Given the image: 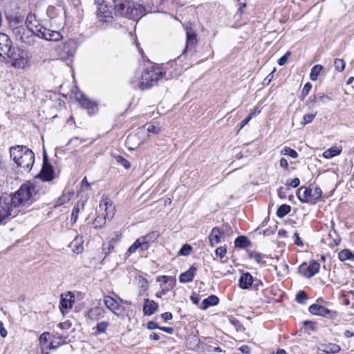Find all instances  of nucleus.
Wrapping results in <instances>:
<instances>
[{
	"label": "nucleus",
	"instance_id": "1",
	"mask_svg": "<svg viewBox=\"0 0 354 354\" xmlns=\"http://www.w3.org/2000/svg\"><path fill=\"white\" fill-rule=\"evenodd\" d=\"M11 28L17 39L27 44H31L33 42L35 36L54 41H59L62 37L59 31L47 28L41 24L37 25H35V24H21L20 25L12 24Z\"/></svg>",
	"mask_w": 354,
	"mask_h": 354
},
{
	"label": "nucleus",
	"instance_id": "2",
	"mask_svg": "<svg viewBox=\"0 0 354 354\" xmlns=\"http://www.w3.org/2000/svg\"><path fill=\"white\" fill-rule=\"evenodd\" d=\"M115 15L138 21L146 15V8L133 0H113Z\"/></svg>",
	"mask_w": 354,
	"mask_h": 354
},
{
	"label": "nucleus",
	"instance_id": "3",
	"mask_svg": "<svg viewBox=\"0 0 354 354\" xmlns=\"http://www.w3.org/2000/svg\"><path fill=\"white\" fill-rule=\"evenodd\" d=\"M37 191L34 184L27 181L22 184L19 189L13 194L8 195L11 199L12 206L15 209L22 206L32 204L35 201Z\"/></svg>",
	"mask_w": 354,
	"mask_h": 354
},
{
	"label": "nucleus",
	"instance_id": "4",
	"mask_svg": "<svg viewBox=\"0 0 354 354\" xmlns=\"http://www.w3.org/2000/svg\"><path fill=\"white\" fill-rule=\"evenodd\" d=\"M165 73L158 68L151 66L147 68L142 75L141 81L139 82V88L141 90L150 88L154 83L162 79Z\"/></svg>",
	"mask_w": 354,
	"mask_h": 354
},
{
	"label": "nucleus",
	"instance_id": "5",
	"mask_svg": "<svg viewBox=\"0 0 354 354\" xmlns=\"http://www.w3.org/2000/svg\"><path fill=\"white\" fill-rule=\"evenodd\" d=\"M28 51L19 48H12L8 59L11 62V65L16 68L24 69L28 62Z\"/></svg>",
	"mask_w": 354,
	"mask_h": 354
},
{
	"label": "nucleus",
	"instance_id": "6",
	"mask_svg": "<svg viewBox=\"0 0 354 354\" xmlns=\"http://www.w3.org/2000/svg\"><path fill=\"white\" fill-rule=\"evenodd\" d=\"M19 210L15 209L8 196H0V223L10 218L15 217Z\"/></svg>",
	"mask_w": 354,
	"mask_h": 354
},
{
	"label": "nucleus",
	"instance_id": "7",
	"mask_svg": "<svg viewBox=\"0 0 354 354\" xmlns=\"http://www.w3.org/2000/svg\"><path fill=\"white\" fill-rule=\"evenodd\" d=\"M77 50V44L73 40H69L65 43L59 44L55 51L59 59L66 60L74 56Z\"/></svg>",
	"mask_w": 354,
	"mask_h": 354
},
{
	"label": "nucleus",
	"instance_id": "8",
	"mask_svg": "<svg viewBox=\"0 0 354 354\" xmlns=\"http://www.w3.org/2000/svg\"><path fill=\"white\" fill-rule=\"evenodd\" d=\"M50 336L49 332H44L39 336V342L41 354H49L50 350H55L62 345L59 342H56L54 339H51L48 343Z\"/></svg>",
	"mask_w": 354,
	"mask_h": 354
},
{
	"label": "nucleus",
	"instance_id": "9",
	"mask_svg": "<svg viewBox=\"0 0 354 354\" xmlns=\"http://www.w3.org/2000/svg\"><path fill=\"white\" fill-rule=\"evenodd\" d=\"M192 25L193 24H183L186 33V44L183 51V55L185 54L188 50H193L198 42L197 34Z\"/></svg>",
	"mask_w": 354,
	"mask_h": 354
},
{
	"label": "nucleus",
	"instance_id": "10",
	"mask_svg": "<svg viewBox=\"0 0 354 354\" xmlns=\"http://www.w3.org/2000/svg\"><path fill=\"white\" fill-rule=\"evenodd\" d=\"M12 48V42L10 37L6 34L0 33V62H8V55Z\"/></svg>",
	"mask_w": 354,
	"mask_h": 354
},
{
	"label": "nucleus",
	"instance_id": "11",
	"mask_svg": "<svg viewBox=\"0 0 354 354\" xmlns=\"http://www.w3.org/2000/svg\"><path fill=\"white\" fill-rule=\"evenodd\" d=\"M55 172L52 165L49 162L46 153L44 154L42 168L37 177L43 181H50L54 178Z\"/></svg>",
	"mask_w": 354,
	"mask_h": 354
},
{
	"label": "nucleus",
	"instance_id": "12",
	"mask_svg": "<svg viewBox=\"0 0 354 354\" xmlns=\"http://www.w3.org/2000/svg\"><path fill=\"white\" fill-rule=\"evenodd\" d=\"M308 310L313 315L322 316L327 319H334L337 315V313L335 310H330L319 304H313L310 306Z\"/></svg>",
	"mask_w": 354,
	"mask_h": 354
},
{
	"label": "nucleus",
	"instance_id": "13",
	"mask_svg": "<svg viewBox=\"0 0 354 354\" xmlns=\"http://www.w3.org/2000/svg\"><path fill=\"white\" fill-rule=\"evenodd\" d=\"M77 100L81 104V106L88 111L89 115L95 114L97 111V104L96 102L91 100L85 94L80 93L76 95Z\"/></svg>",
	"mask_w": 354,
	"mask_h": 354
},
{
	"label": "nucleus",
	"instance_id": "14",
	"mask_svg": "<svg viewBox=\"0 0 354 354\" xmlns=\"http://www.w3.org/2000/svg\"><path fill=\"white\" fill-rule=\"evenodd\" d=\"M35 162V154L30 149L26 150L25 154L15 164L17 167L23 168L25 171H29L32 169Z\"/></svg>",
	"mask_w": 354,
	"mask_h": 354
},
{
	"label": "nucleus",
	"instance_id": "15",
	"mask_svg": "<svg viewBox=\"0 0 354 354\" xmlns=\"http://www.w3.org/2000/svg\"><path fill=\"white\" fill-rule=\"evenodd\" d=\"M320 268V264L317 261H312L310 264L306 266V265H301L299 267V271L302 272L303 275L310 279L317 273L319 272Z\"/></svg>",
	"mask_w": 354,
	"mask_h": 354
},
{
	"label": "nucleus",
	"instance_id": "16",
	"mask_svg": "<svg viewBox=\"0 0 354 354\" xmlns=\"http://www.w3.org/2000/svg\"><path fill=\"white\" fill-rule=\"evenodd\" d=\"M97 17L100 22H111L113 20L112 10L111 7L106 5H102L97 8Z\"/></svg>",
	"mask_w": 354,
	"mask_h": 354
},
{
	"label": "nucleus",
	"instance_id": "17",
	"mask_svg": "<svg viewBox=\"0 0 354 354\" xmlns=\"http://www.w3.org/2000/svg\"><path fill=\"white\" fill-rule=\"evenodd\" d=\"M331 98L322 93H317L314 94L312 97H310L309 102L308 104H309L310 108L314 107L315 106L324 104L330 101Z\"/></svg>",
	"mask_w": 354,
	"mask_h": 354
},
{
	"label": "nucleus",
	"instance_id": "18",
	"mask_svg": "<svg viewBox=\"0 0 354 354\" xmlns=\"http://www.w3.org/2000/svg\"><path fill=\"white\" fill-rule=\"evenodd\" d=\"M106 310L104 308L96 306L91 308L87 312V317L91 321L98 322L105 317Z\"/></svg>",
	"mask_w": 354,
	"mask_h": 354
},
{
	"label": "nucleus",
	"instance_id": "19",
	"mask_svg": "<svg viewBox=\"0 0 354 354\" xmlns=\"http://www.w3.org/2000/svg\"><path fill=\"white\" fill-rule=\"evenodd\" d=\"M113 202L109 198H102L99 205L100 210L105 212V216H106L107 218L111 219L114 213H113V207H112Z\"/></svg>",
	"mask_w": 354,
	"mask_h": 354
},
{
	"label": "nucleus",
	"instance_id": "20",
	"mask_svg": "<svg viewBox=\"0 0 354 354\" xmlns=\"http://www.w3.org/2000/svg\"><path fill=\"white\" fill-rule=\"evenodd\" d=\"M158 308V304L153 300L145 299L142 312L145 316H150L155 313Z\"/></svg>",
	"mask_w": 354,
	"mask_h": 354
},
{
	"label": "nucleus",
	"instance_id": "21",
	"mask_svg": "<svg viewBox=\"0 0 354 354\" xmlns=\"http://www.w3.org/2000/svg\"><path fill=\"white\" fill-rule=\"evenodd\" d=\"M313 189L306 187H301L297 191V196L301 203H308L311 204V192Z\"/></svg>",
	"mask_w": 354,
	"mask_h": 354
},
{
	"label": "nucleus",
	"instance_id": "22",
	"mask_svg": "<svg viewBox=\"0 0 354 354\" xmlns=\"http://www.w3.org/2000/svg\"><path fill=\"white\" fill-rule=\"evenodd\" d=\"M26 150H29L26 146L17 145L10 148V157L15 163L17 162L21 157L25 154Z\"/></svg>",
	"mask_w": 354,
	"mask_h": 354
},
{
	"label": "nucleus",
	"instance_id": "23",
	"mask_svg": "<svg viewBox=\"0 0 354 354\" xmlns=\"http://www.w3.org/2000/svg\"><path fill=\"white\" fill-rule=\"evenodd\" d=\"M254 282V278L252 274L247 272L241 274L239 280V287L242 289H249Z\"/></svg>",
	"mask_w": 354,
	"mask_h": 354
},
{
	"label": "nucleus",
	"instance_id": "24",
	"mask_svg": "<svg viewBox=\"0 0 354 354\" xmlns=\"http://www.w3.org/2000/svg\"><path fill=\"white\" fill-rule=\"evenodd\" d=\"M208 239L209 244L212 247H214L215 245L220 243L221 241V232L220 229L216 227H213Z\"/></svg>",
	"mask_w": 354,
	"mask_h": 354
},
{
	"label": "nucleus",
	"instance_id": "25",
	"mask_svg": "<svg viewBox=\"0 0 354 354\" xmlns=\"http://www.w3.org/2000/svg\"><path fill=\"white\" fill-rule=\"evenodd\" d=\"M196 268L194 266H191L188 270L180 274L179 281L180 283H189L193 281Z\"/></svg>",
	"mask_w": 354,
	"mask_h": 354
},
{
	"label": "nucleus",
	"instance_id": "26",
	"mask_svg": "<svg viewBox=\"0 0 354 354\" xmlns=\"http://www.w3.org/2000/svg\"><path fill=\"white\" fill-rule=\"evenodd\" d=\"M104 303L108 309L112 311L115 315H119L117 313V310L120 308V306L115 299L110 296H104Z\"/></svg>",
	"mask_w": 354,
	"mask_h": 354
},
{
	"label": "nucleus",
	"instance_id": "27",
	"mask_svg": "<svg viewBox=\"0 0 354 354\" xmlns=\"http://www.w3.org/2000/svg\"><path fill=\"white\" fill-rule=\"evenodd\" d=\"M156 281L160 283L162 287L163 284H168L170 288H174L176 284V279L175 277L160 275L156 277Z\"/></svg>",
	"mask_w": 354,
	"mask_h": 354
},
{
	"label": "nucleus",
	"instance_id": "28",
	"mask_svg": "<svg viewBox=\"0 0 354 354\" xmlns=\"http://www.w3.org/2000/svg\"><path fill=\"white\" fill-rule=\"evenodd\" d=\"M110 326L109 321H102L97 322V325L92 328L93 334L95 336L100 335L106 333L107 328Z\"/></svg>",
	"mask_w": 354,
	"mask_h": 354
},
{
	"label": "nucleus",
	"instance_id": "29",
	"mask_svg": "<svg viewBox=\"0 0 354 354\" xmlns=\"http://www.w3.org/2000/svg\"><path fill=\"white\" fill-rule=\"evenodd\" d=\"M159 232L158 231H153L149 232L145 236H140L141 241H143L145 246L147 247V250L149 248V244L155 242L159 237Z\"/></svg>",
	"mask_w": 354,
	"mask_h": 354
},
{
	"label": "nucleus",
	"instance_id": "30",
	"mask_svg": "<svg viewBox=\"0 0 354 354\" xmlns=\"http://www.w3.org/2000/svg\"><path fill=\"white\" fill-rule=\"evenodd\" d=\"M219 299L216 295H210L208 297L204 299L202 301L201 308L206 310L209 306H216L218 304Z\"/></svg>",
	"mask_w": 354,
	"mask_h": 354
},
{
	"label": "nucleus",
	"instance_id": "31",
	"mask_svg": "<svg viewBox=\"0 0 354 354\" xmlns=\"http://www.w3.org/2000/svg\"><path fill=\"white\" fill-rule=\"evenodd\" d=\"M138 249H140L141 251L147 250V247L145 246L143 241H141V238H138L129 248L127 250V253L129 254H131Z\"/></svg>",
	"mask_w": 354,
	"mask_h": 354
},
{
	"label": "nucleus",
	"instance_id": "32",
	"mask_svg": "<svg viewBox=\"0 0 354 354\" xmlns=\"http://www.w3.org/2000/svg\"><path fill=\"white\" fill-rule=\"evenodd\" d=\"M249 258L251 259H254L257 263H261V265L266 266V261H265V258L267 257L266 254L259 253L255 251L248 250V251Z\"/></svg>",
	"mask_w": 354,
	"mask_h": 354
},
{
	"label": "nucleus",
	"instance_id": "33",
	"mask_svg": "<svg viewBox=\"0 0 354 354\" xmlns=\"http://www.w3.org/2000/svg\"><path fill=\"white\" fill-rule=\"evenodd\" d=\"M234 245L236 248H245L251 245V241L245 236H239L235 239Z\"/></svg>",
	"mask_w": 354,
	"mask_h": 354
},
{
	"label": "nucleus",
	"instance_id": "34",
	"mask_svg": "<svg viewBox=\"0 0 354 354\" xmlns=\"http://www.w3.org/2000/svg\"><path fill=\"white\" fill-rule=\"evenodd\" d=\"M84 208V202H78L77 205L73 207L71 220L73 222V223H76L77 218H78V214L80 212V210H83Z\"/></svg>",
	"mask_w": 354,
	"mask_h": 354
},
{
	"label": "nucleus",
	"instance_id": "35",
	"mask_svg": "<svg viewBox=\"0 0 354 354\" xmlns=\"http://www.w3.org/2000/svg\"><path fill=\"white\" fill-rule=\"evenodd\" d=\"M342 152V148L337 147H332L330 149L326 150L323 153V156L326 159L332 158L336 156H338Z\"/></svg>",
	"mask_w": 354,
	"mask_h": 354
},
{
	"label": "nucleus",
	"instance_id": "36",
	"mask_svg": "<svg viewBox=\"0 0 354 354\" xmlns=\"http://www.w3.org/2000/svg\"><path fill=\"white\" fill-rule=\"evenodd\" d=\"M320 350L326 353H336L339 351L340 347L335 344H323Z\"/></svg>",
	"mask_w": 354,
	"mask_h": 354
},
{
	"label": "nucleus",
	"instance_id": "37",
	"mask_svg": "<svg viewBox=\"0 0 354 354\" xmlns=\"http://www.w3.org/2000/svg\"><path fill=\"white\" fill-rule=\"evenodd\" d=\"M106 218L107 217L104 215V214L98 215L92 223L93 227L95 229L102 227L106 223Z\"/></svg>",
	"mask_w": 354,
	"mask_h": 354
},
{
	"label": "nucleus",
	"instance_id": "38",
	"mask_svg": "<svg viewBox=\"0 0 354 354\" xmlns=\"http://www.w3.org/2000/svg\"><path fill=\"white\" fill-rule=\"evenodd\" d=\"M291 210V207L289 205L283 204L279 207L277 210V216L279 218H283Z\"/></svg>",
	"mask_w": 354,
	"mask_h": 354
},
{
	"label": "nucleus",
	"instance_id": "39",
	"mask_svg": "<svg viewBox=\"0 0 354 354\" xmlns=\"http://www.w3.org/2000/svg\"><path fill=\"white\" fill-rule=\"evenodd\" d=\"M352 257V251L348 249L342 250L338 254V258L341 261H351Z\"/></svg>",
	"mask_w": 354,
	"mask_h": 354
},
{
	"label": "nucleus",
	"instance_id": "40",
	"mask_svg": "<svg viewBox=\"0 0 354 354\" xmlns=\"http://www.w3.org/2000/svg\"><path fill=\"white\" fill-rule=\"evenodd\" d=\"M322 195L321 188L315 187L313 191L311 192V204H315L319 201Z\"/></svg>",
	"mask_w": 354,
	"mask_h": 354
},
{
	"label": "nucleus",
	"instance_id": "41",
	"mask_svg": "<svg viewBox=\"0 0 354 354\" xmlns=\"http://www.w3.org/2000/svg\"><path fill=\"white\" fill-rule=\"evenodd\" d=\"M323 69V66L319 64H317L314 66L310 71V78L312 81H316L317 80V77Z\"/></svg>",
	"mask_w": 354,
	"mask_h": 354
},
{
	"label": "nucleus",
	"instance_id": "42",
	"mask_svg": "<svg viewBox=\"0 0 354 354\" xmlns=\"http://www.w3.org/2000/svg\"><path fill=\"white\" fill-rule=\"evenodd\" d=\"M73 297H74L73 295H71L70 299L62 297L60 300V308H63L65 309L71 308L73 307V303L74 302V300L71 299V298Z\"/></svg>",
	"mask_w": 354,
	"mask_h": 354
},
{
	"label": "nucleus",
	"instance_id": "43",
	"mask_svg": "<svg viewBox=\"0 0 354 354\" xmlns=\"http://www.w3.org/2000/svg\"><path fill=\"white\" fill-rule=\"evenodd\" d=\"M274 270L279 275H285L288 273V266L283 261L279 266H274Z\"/></svg>",
	"mask_w": 354,
	"mask_h": 354
},
{
	"label": "nucleus",
	"instance_id": "44",
	"mask_svg": "<svg viewBox=\"0 0 354 354\" xmlns=\"http://www.w3.org/2000/svg\"><path fill=\"white\" fill-rule=\"evenodd\" d=\"M307 299V294L304 290H299L296 295V301L299 304H306Z\"/></svg>",
	"mask_w": 354,
	"mask_h": 354
},
{
	"label": "nucleus",
	"instance_id": "45",
	"mask_svg": "<svg viewBox=\"0 0 354 354\" xmlns=\"http://www.w3.org/2000/svg\"><path fill=\"white\" fill-rule=\"evenodd\" d=\"M80 242V240L75 239L71 243V246L73 248V251L77 254L81 253L83 250L82 246L79 245Z\"/></svg>",
	"mask_w": 354,
	"mask_h": 354
},
{
	"label": "nucleus",
	"instance_id": "46",
	"mask_svg": "<svg viewBox=\"0 0 354 354\" xmlns=\"http://www.w3.org/2000/svg\"><path fill=\"white\" fill-rule=\"evenodd\" d=\"M281 153L283 155L289 156L292 158H297L299 156L298 153L295 150L288 147H285L281 151Z\"/></svg>",
	"mask_w": 354,
	"mask_h": 354
},
{
	"label": "nucleus",
	"instance_id": "47",
	"mask_svg": "<svg viewBox=\"0 0 354 354\" xmlns=\"http://www.w3.org/2000/svg\"><path fill=\"white\" fill-rule=\"evenodd\" d=\"M317 111H315L314 113L305 114L303 117V121L301 123L304 125H306L312 122L313 120L315 119V116L317 115Z\"/></svg>",
	"mask_w": 354,
	"mask_h": 354
},
{
	"label": "nucleus",
	"instance_id": "48",
	"mask_svg": "<svg viewBox=\"0 0 354 354\" xmlns=\"http://www.w3.org/2000/svg\"><path fill=\"white\" fill-rule=\"evenodd\" d=\"M334 66L337 71L342 72L345 68V62L342 59L337 58L334 60Z\"/></svg>",
	"mask_w": 354,
	"mask_h": 354
},
{
	"label": "nucleus",
	"instance_id": "49",
	"mask_svg": "<svg viewBox=\"0 0 354 354\" xmlns=\"http://www.w3.org/2000/svg\"><path fill=\"white\" fill-rule=\"evenodd\" d=\"M115 160L117 162L120 163L125 169H129L131 167V162L127 159H125L124 157L121 156H118L115 157Z\"/></svg>",
	"mask_w": 354,
	"mask_h": 354
},
{
	"label": "nucleus",
	"instance_id": "50",
	"mask_svg": "<svg viewBox=\"0 0 354 354\" xmlns=\"http://www.w3.org/2000/svg\"><path fill=\"white\" fill-rule=\"evenodd\" d=\"M70 200V197L68 194H63L60 197L57 198L56 201L55 207H58L60 205H62L65 204L66 202H68Z\"/></svg>",
	"mask_w": 354,
	"mask_h": 354
},
{
	"label": "nucleus",
	"instance_id": "51",
	"mask_svg": "<svg viewBox=\"0 0 354 354\" xmlns=\"http://www.w3.org/2000/svg\"><path fill=\"white\" fill-rule=\"evenodd\" d=\"M192 248L188 244H185L182 246L178 252V255L187 256L190 254Z\"/></svg>",
	"mask_w": 354,
	"mask_h": 354
},
{
	"label": "nucleus",
	"instance_id": "52",
	"mask_svg": "<svg viewBox=\"0 0 354 354\" xmlns=\"http://www.w3.org/2000/svg\"><path fill=\"white\" fill-rule=\"evenodd\" d=\"M227 252V249L225 247H218L215 250V254L216 257H219L220 259H222L225 257Z\"/></svg>",
	"mask_w": 354,
	"mask_h": 354
},
{
	"label": "nucleus",
	"instance_id": "53",
	"mask_svg": "<svg viewBox=\"0 0 354 354\" xmlns=\"http://www.w3.org/2000/svg\"><path fill=\"white\" fill-rule=\"evenodd\" d=\"M290 55V52L288 51V52L286 53L281 57H280L278 59V61H277L278 64L279 66L285 65L286 64Z\"/></svg>",
	"mask_w": 354,
	"mask_h": 354
},
{
	"label": "nucleus",
	"instance_id": "54",
	"mask_svg": "<svg viewBox=\"0 0 354 354\" xmlns=\"http://www.w3.org/2000/svg\"><path fill=\"white\" fill-rule=\"evenodd\" d=\"M294 243L298 246H303V242L299 236V234L297 232L294 233Z\"/></svg>",
	"mask_w": 354,
	"mask_h": 354
},
{
	"label": "nucleus",
	"instance_id": "55",
	"mask_svg": "<svg viewBox=\"0 0 354 354\" xmlns=\"http://www.w3.org/2000/svg\"><path fill=\"white\" fill-rule=\"evenodd\" d=\"M147 131L151 133L158 134L160 133V129L159 127L155 125H150L147 128Z\"/></svg>",
	"mask_w": 354,
	"mask_h": 354
},
{
	"label": "nucleus",
	"instance_id": "56",
	"mask_svg": "<svg viewBox=\"0 0 354 354\" xmlns=\"http://www.w3.org/2000/svg\"><path fill=\"white\" fill-rule=\"evenodd\" d=\"M304 325L306 328V329H309L310 330H315V322L312 321H304Z\"/></svg>",
	"mask_w": 354,
	"mask_h": 354
},
{
	"label": "nucleus",
	"instance_id": "57",
	"mask_svg": "<svg viewBox=\"0 0 354 354\" xmlns=\"http://www.w3.org/2000/svg\"><path fill=\"white\" fill-rule=\"evenodd\" d=\"M147 328L149 330H155V329H159L160 326L158 325L157 323H156L153 321H150L147 323Z\"/></svg>",
	"mask_w": 354,
	"mask_h": 354
},
{
	"label": "nucleus",
	"instance_id": "58",
	"mask_svg": "<svg viewBox=\"0 0 354 354\" xmlns=\"http://www.w3.org/2000/svg\"><path fill=\"white\" fill-rule=\"evenodd\" d=\"M190 299L193 302V304H198L200 301V297L198 295L194 292L192 294V295L190 297Z\"/></svg>",
	"mask_w": 354,
	"mask_h": 354
},
{
	"label": "nucleus",
	"instance_id": "59",
	"mask_svg": "<svg viewBox=\"0 0 354 354\" xmlns=\"http://www.w3.org/2000/svg\"><path fill=\"white\" fill-rule=\"evenodd\" d=\"M312 88V84L310 82H307L304 84V88L301 91L304 93H306L308 95L310 91Z\"/></svg>",
	"mask_w": 354,
	"mask_h": 354
},
{
	"label": "nucleus",
	"instance_id": "60",
	"mask_svg": "<svg viewBox=\"0 0 354 354\" xmlns=\"http://www.w3.org/2000/svg\"><path fill=\"white\" fill-rule=\"evenodd\" d=\"M37 21V16L34 13H29L26 17V22H33Z\"/></svg>",
	"mask_w": 354,
	"mask_h": 354
},
{
	"label": "nucleus",
	"instance_id": "61",
	"mask_svg": "<svg viewBox=\"0 0 354 354\" xmlns=\"http://www.w3.org/2000/svg\"><path fill=\"white\" fill-rule=\"evenodd\" d=\"M159 330H162L168 334H173L174 329L172 327L160 326Z\"/></svg>",
	"mask_w": 354,
	"mask_h": 354
},
{
	"label": "nucleus",
	"instance_id": "62",
	"mask_svg": "<svg viewBox=\"0 0 354 354\" xmlns=\"http://www.w3.org/2000/svg\"><path fill=\"white\" fill-rule=\"evenodd\" d=\"M299 184H300V180L298 178H295L289 183L290 186H291L292 187H294V188L297 187L299 185Z\"/></svg>",
	"mask_w": 354,
	"mask_h": 354
},
{
	"label": "nucleus",
	"instance_id": "63",
	"mask_svg": "<svg viewBox=\"0 0 354 354\" xmlns=\"http://www.w3.org/2000/svg\"><path fill=\"white\" fill-rule=\"evenodd\" d=\"M161 317L165 321H168V320H171L172 319L173 315H172L171 313H170V312H165L161 315Z\"/></svg>",
	"mask_w": 354,
	"mask_h": 354
},
{
	"label": "nucleus",
	"instance_id": "64",
	"mask_svg": "<svg viewBox=\"0 0 354 354\" xmlns=\"http://www.w3.org/2000/svg\"><path fill=\"white\" fill-rule=\"evenodd\" d=\"M280 167H282L284 169H288V163L286 158H281L279 161Z\"/></svg>",
	"mask_w": 354,
	"mask_h": 354
}]
</instances>
